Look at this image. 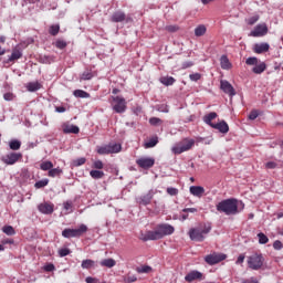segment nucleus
Listing matches in <instances>:
<instances>
[{
    "label": "nucleus",
    "mask_w": 283,
    "mask_h": 283,
    "mask_svg": "<svg viewBox=\"0 0 283 283\" xmlns=\"http://www.w3.org/2000/svg\"><path fill=\"white\" fill-rule=\"evenodd\" d=\"M212 129H218L221 134H229V124L227 122L221 120L214 125H212Z\"/></svg>",
    "instance_id": "18"
},
{
    "label": "nucleus",
    "mask_w": 283,
    "mask_h": 283,
    "mask_svg": "<svg viewBox=\"0 0 283 283\" xmlns=\"http://www.w3.org/2000/svg\"><path fill=\"white\" fill-rule=\"evenodd\" d=\"M160 123H163V120L158 117H151L149 119V124L153 125V126L160 125Z\"/></svg>",
    "instance_id": "50"
},
{
    "label": "nucleus",
    "mask_w": 283,
    "mask_h": 283,
    "mask_svg": "<svg viewBox=\"0 0 283 283\" xmlns=\"http://www.w3.org/2000/svg\"><path fill=\"white\" fill-rule=\"evenodd\" d=\"M53 167H54V164H52V161H43V163L40 165V169H41L42 171H50Z\"/></svg>",
    "instance_id": "38"
},
{
    "label": "nucleus",
    "mask_w": 283,
    "mask_h": 283,
    "mask_svg": "<svg viewBox=\"0 0 283 283\" xmlns=\"http://www.w3.org/2000/svg\"><path fill=\"white\" fill-rule=\"evenodd\" d=\"M248 266L252 271H260L264 266V256L259 253L248 256Z\"/></svg>",
    "instance_id": "6"
},
{
    "label": "nucleus",
    "mask_w": 283,
    "mask_h": 283,
    "mask_svg": "<svg viewBox=\"0 0 283 283\" xmlns=\"http://www.w3.org/2000/svg\"><path fill=\"white\" fill-rule=\"evenodd\" d=\"M159 82L166 87H169V85H174V83H176V78L171 76H163L159 78Z\"/></svg>",
    "instance_id": "26"
},
{
    "label": "nucleus",
    "mask_w": 283,
    "mask_h": 283,
    "mask_svg": "<svg viewBox=\"0 0 283 283\" xmlns=\"http://www.w3.org/2000/svg\"><path fill=\"white\" fill-rule=\"evenodd\" d=\"M216 118H218V113L211 112L203 116V123H206V125H209L210 127H213L214 124L212 123V120H216Z\"/></svg>",
    "instance_id": "21"
},
{
    "label": "nucleus",
    "mask_w": 283,
    "mask_h": 283,
    "mask_svg": "<svg viewBox=\"0 0 283 283\" xmlns=\"http://www.w3.org/2000/svg\"><path fill=\"white\" fill-rule=\"evenodd\" d=\"M221 90L224 92V94H228L229 96H235V88H233V85L229 83L228 81L222 80L220 82Z\"/></svg>",
    "instance_id": "17"
},
{
    "label": "nucleus",
    "mask_w": 283,
    "mask_h": 283,
    "mask_svg": "<svg viewBox=\"0 0 283 283\" xmlns=\"http://www.w3.org/2000/svg\"><path fill=\"white\" fill-rule=\"evenodd\" d=\"M138 280V277H136V275H127L124 277V282H127V283H134Z\"/></svg>",
    "instance_id": "48"
},
{
    "label": "nucleus",
    "mask_w": 283,
    "mask_h": 283,
    "mask_svg": "<svg viewBox=\"0 0 283 283\" xmlns=\"http://www.w3.org/2000/svg\"><path fill=\"white\" fill-rule=\"evenodd\" d=\"M85 163H87V159H85V157L77 158V159L73 160V166L81 167L82 165H85Z\"/></svg>",
    "instance_id": "44"
},
{
    "label": "nucleus",
    "mask_w": 283,
    "mask_h": 283,
    "mask_svg": "<svg viewBox=\"0 0 283 283\" xmlns=\"http://www.w3.org/2000/svg\"><path fill=\"white\" fill-rule=\"evenodd\" d=\"M23 56V53L19 49H13L11 56L9 57V63H12L13 61H19Z\"/></svg>",
    "instance_id": "27"
},
{
    "label": "nucleus",
    "mask_w": 283,
    "mask_h": 283,
    "mask_svg": "<svg viewBox=\"0 0 283 283\" xmlns=\"http://www.w3.org/2000/svg\"><path fill=\"white\" fill-rule=\"evenodd\" d=\"M265 34H269V27H266V23L258 24L254 30L251 31L250 36H265Z\"/></svg>",
    "instance_id": "14"
},
{
    "label": "nucleus",
    "mask_w": 283,
    "mask_h": 283,
    "mask_svg": "<svg viewBox=\"0 0 283 283\" xmlns=\"http://www.w3.org/2000/svg\"><path fill=\"white\" fill-rule=\"evenodd\" d=\"M136 165H138L140 169H151V167L156 165V159L151 157H140L136 160Z\"/></svg>",
    "instance_id": "12"
},
{
    "label": "nucleus",
    "mask_w": 283,
    "mask_h": 283,
    "mask_svg": "<svg viewBox=\"0 0 283 283\" xmlns=\"http://www.w3.org/2000/svg\"><path fill=\"white\" fill-rule=\"evenodd\" d=\"M64 209L65 211H70V209H72V202L71 201L64 202Z\"/></svg>",
    "instance_id": "64"
},
{
    "label": "nucleus",
    "mask_w": 283,
    "mask_h": 283,
    "mask_svg": "<svg viewBox=\"0 0 283 283\" xmlns=\"http://www.w3.org/2000/svg\"><path fill=\"white\" fill-rule=\"evenodd\" d=\"M93 167H94V169H103V167H105V165L103 164L102 160H96L93 163Z\"/></svg>",
    "instance_id": "53"
},
{
    "label": "nucleus",
    "mask_w": 283,
    "mask_h": 283,
    "mask_svg": "<svg viewBox=\"0 0 283 283\" xmlns=\"http://www.w3.org/2000/svg\"><path fill=\"white\" fill-rule=\"evenodd\" d=\"M27 88L29 92H39V90H41V83L39 82H30L27 85Z\"/></svg>",
    "instance_id": "33"
},
{
    "label": "nucleus",
    "mask_w": 283,
    "mask_h": 283,
    "mask_svg": "<svg viewBox=\"0 0 283 283\" xmlns=\"http://www.w3.org/2000/svg\"><path fill=\"white\" fill-rule=\"evenodd\" d=\"M50 180L49 179H42L35 182L34 187L35 189H43V187H48Z\"/></svg>",
    "instance_id": "41"
},
{
    "label": "nucleus",
    "mask_w": 283,
    "mask_h": 283,
    "mask_svg": "<svg viewBox=\"0 0 283 283\" xmlns=\"http://www.w3.org/2000/svg\"><path fill=\"white\" fill-rule=\"evenodd\" d=\"M94 78V73L92 71L86 70L81 75V81H92Z\"/></svg>",
    "instance_id": "37"
},
{
    "label": "nucleus",
    "mask_w": 283,
    "mask_h": 283,
    "mask_svg": "<svg viewBox=\"0 0 283 283\" xmlns=\"http://www.w3.org/2000/svg\"><path fill=\"white\" fill-rule=\"evenodd\" d=\"M244 254H240L235 261V264H243L244 263Z\"/></svg>",
    "instance_id": "62"
},
{
    "label": "nucleus",
    "mask_w": 283,
    "mask_h": 283,
    "mask_svg": "<svg viewBox=\"0 0 283 283\" xmlns=\"http://www.w3.org/2000/svg\"><path fill=\"white\" fill-rule=\"evenodd\" d=\"M282 248H283L282 241H280V240L274 241L273 249H275V251H280V250H282Z\"/></svg>",
    "instance_id": "52"
},
{
    "label": "nucleus",
    "mask_w": 283,
    "mask_h": 283,
    "mask_svg": "<svg viewBox=\"0 0 283 283\" xmlns=\"http://www.w3.org/2000/svg\"><path fill=\"white\" fill-rule=\"evenodd\" d=\"M151 200H154V195H151V192H148L146 195L138 197L136 199V202L142 207H147V205H151Z\"/></svg>",
    "instance_id": "15"
},
{
    "label": "nucleus",
    "mask_w": 283,
    "mask_h": 283,
    "mask_svg": "<svg viewBox=\"0 0 283 283\" xmlns=\"http://www.w3.org/2000/svg\"><path fill=\"white\" fill-rule=\"evenodd\" d=\"M86 283H101V280L96 279V277H92V276H87L85 279ZM102 283H107V282H102Z\"/></svg>",
    "instance_id": "51"
},
{
    "label": "nucleus",
    "mask_w": 283,
    "mask_h": 283,
    "mask_svg": "<svg viewBox=\"0 0 283 283\" xmlns=\"http://www.w3.org/2000/svg\"><path fill=\"white\" fill-rule=\"evenodd\" d=\"M60 30H61V27L59 24H53L49 29V34H51V36H56V34H59Z\"/></svg>",
    "instance_id": "39"
},
{
    "label": "nucleus",
    "mask_w": 283,
    "mask_h": 283,
    "mask_svg": "<svg viewBox=\"0 0 283 283\" xmlns=\"http://www.w3.org/2000/svg\"><path fill=\"white\" fill-rule=\"evenodd\" d=\"M113 109L116 114H125L127 112V101L125 97L113 96Z\"/></svg>",
    "instance_id": "11"
},
{
    "label": "nucleus",
    "mask_w": 283,
    "mask_h": 283,
    "mask_svg": "<svg viewBox=\"0 0 283 283\" xmlns=\"http://www.w3.org/2000/svg\"><path fill=\"white\" fill-rule=\"evenodd\" d=\"M174 231H176L174 226L161 223L158 224L154 231L149 230L142 233L139 239L143 240V242H149V240H163L166 235H172Z\"/></svg>",
    "instance_id": "1"
},
{
    "label": "nucleus",
    "mask_w": 283,
    "mask_h": 283,
    "mask_svg": "<svg viewBox=\"0 0 283 283\" xmlns=\"http://www.w3.org/2000/svg\"><path fill=\"white\" fill-rule=\"evenodd\" d=\"M90 176L94 180H101V178L105 177V172L103 170H91Z\"/></svg>",
    "instance_id": "30"
},
{
    "label": "nucleus",
    "mask_w": 283,
    "mask_h": 283,
    "mask_svg": "<svg viewBox=\"0 0 283 283\" xmlns=\"http://www.w3.org/2000/svg\"><path fill=\"white\" fill-rule=\"evenodd\" d=\"M260 21V15L255 14L247 20L248 25H255Z\"/></svg>",
    "instance_id": "43"
},
{
    "label": "nucleus",
    "mask_w": 283,
    "mask_h": 283,
    "mask_svg": "<svg viewBox=\"0 0 283 283\" xmlns=\"http://www.w3.org/2000/svg\"><path fill=\"white\" fill-rule=\"evenodd\" d=\"M167 32H178L177 25H168L166 27Z\"/></svg>",
    "instance_id": "61"
},
{
    "label": "nucleus",
    "mask_w": 283,
    "mask_h": 283,
    "mask_svg": "<svg viewBox=\"0 0 283 283\" xmlns=\"http://www.w3.org/2000/svg\"><path fill=\"white\" fill-rule=\"evenodd\" d=\"M55 48H57L59 50H65V48H67V42L63 40H57L55 42Z\"/></svg>",
    "instance_id": "46"
},
{
    "label": "nucleus",
    "mask_w": 283,
    "mask_h": 283,
    "mask_svg": "<svg viewBox=\"0 0 283 283\" xmlns=\"http://www.w3.org/2000/svg\"><path fill=\"white\" fill-rule=\"evenodd\" d=\"M211 223H199L188 231V235L192 242H205L207 235L211 233Z\"/></svg>",
    "instance_id": "2"
},
{
    "label": "nucleus",
    "mask_w": 283,
    "mask_h": 283,
    "mask_svg": "<svg viewBox=\"0 0 283 283\" xmlns=\"http://www.w3.org/2000/svg\"><path fill=\"white\" fill-rule=\"evenodd\" d=\"M185 280L188 283L196 282V280L202 282V280H205V274L198 270H192L185 276Z\"/></svg>",
    "instance_id": "13"
},
{
    "label": "nucleus",
    "mask_w": 283,
    "mask_h": 283,
    "mask_svg": "<svg viewBox=\"0 0 283 283\" xmlns=\"http://www.w3.org/2000/svg\"><path fill=\"white\" fill-rule=\"evenodd\" d=\"M190 193L196 198H202L205 196V187L201 186H191Z\"/></svg>",
    "instance_id": "20"
},
{
    "label": "nucleus",
    "mask_w": 283,
    "mask_h": 283,
    "mask_svg": "<svg viewBox=\"0 0 283 283\" xmlns=\"http://www.w3.org/2000/svg\"><path fill=\"white\" fill-rule=\"evenodd\" d=\"M56 268L52 264V263H48L46 265H44V271H46V273H52V271H54Z\"/></svg>",
    "instance_id": "54"
},
{
    "label": "nucleus",
    "mask_w": 283,
    "mask_h": 283,
    "mask_svg": "<svg viewBox=\"0 0 283 283\" xmlns=\"http://www.w3.org/2000/svg\"><path fill=\"white\" fill-rule=\"evenodd\" d=\"M70 253H72V251L69 248H63L59 250L60 258H65L70 255Z\"/></svg>",
    "instance_id": "45"
},
{
    "label": "nucleus",
    "mask_w": 283,
    "mask_h": 283,
    "mask_svg": "<svg viewBox=\"0 0 283 283\" xmlns=\"http://www.w3.org/2000/svg\"><path fill=\"white\" fill-rule=\"evenodd\" d=\"M84 233H87V226L85 224H81L78 227V229H70V228H66L62 231V237L63 238H81V235H83Z\"/></svg>",
    "instance_id": "7"
},
{
    "label": "nucleus",
    "mask_w": 283,
    "mask_h": 283,
    "mask_svg": "<svg viewBox=\"0 0 283 283\" xmlns=\"http://www.w3.org/2000/svg\"><path fill=\"white\" fill-rule=\"evenodd\" d=\"M82 269H94V266H96V261L92 260V259H86L82 261L81 264Z\"/></svg>",
    "instance_id": "28"
},
{
    "label": "nucleus",
    "mask_w": 283,
    "mask_h": 283,
    "mask_svg": "<svg viewBox=\"0 0 283 283\" xmlns=\"http://www.w3.org/2000/svg\"><path fill=\"white\" fill-rule=\"evenodd\" d=\"M158 145V136H154L148 142L144 144L145 149H151V147H156Z\"/></svg>",
    "instance_id": "29"
},
{
    "label": "nucleus",
    "mask_w": 283,
    "mask_h": 283,
    "mask_svg": "<svg viewBox=\"0 0 283 283\" xmlns=\"http://www.w3.org/2000/svg\"><path fill=\"white\" fill-rule=\"evenodd\" d=\"M73 96H75L76 98H90V93L83 90H75L73 92Z\"/></svg>",
    "instance_id": "34"
},
{
    "label": "nucleus",
    "mask_w": 283,
    "mask_h": 283,
    "mask_svg": "<svg viewBox=\"0 0 283 283\" xmlns=\"http://www.w3.org/2000/svg\"><path fill=\"white\" fill-rule=\"evenodd\" d=\"M220 65L222 70H231V61H229V57L227 55H222L220 57Z\"/></svg>",
    "instance_id": "24"
},
{
    "label": "nucleus",
    "mask_w": 283,
    "mask_h": 283,
    "mask_svg": "<svg viewBox=\"0 0 283 283\" xmlns=\"http://www.w3.org/2000/svg\"><path fill=\"white\" fill-rule=\"evenodd\" d=\"M125 19H127V15L125 14V12L116 11L113 13L111 21L113 23H123V21H125Z\"/></svg>",
    "instance_id": "19"
},
{
    "label": "nucleus",
    "mask_w": 283,
    "mask_h": 283,
    "mask_svg": "<svg viewBox=\"0 0 283 283\" xmlns=\"http://www.w3.org/2000/svg\"><path fill=\"white\" fill-rule=\"evenodd\" d=\"M184 213H198L197 208H186L182 210Z\"/></svg>",
    "instance_id": "58"
},
{
    "label": "nucleus",
    "mask_w": 283,
    "mask_h": 283,
    "mask_svg": "<svg viewBox=\"0 0 283 283\" xmlns=\"http://www.w3.org/2000/svg\"><path fill=\"white\" fill-rule=\"evenodd\" d=\"M189 78L190 81L197 82V81H200V78H202V75L200 73H192L189 75Z\"/></svg>",
    "instance_id": "49"
},
{
    "label": "nucleus",
    "mask_w": 283,
    "mask_h": 283,
    "mask_svg": "<svg viewBox=\"0 0 283 283\" xmlns=\"http://www.w3.org/2000/svg\"><path fill=\"white\" fill-rule=\"evenodd\" d=\"M101 266H105L106 269H114L116 266V260L114 259H104L99 262Z\"/></svg>",
    "instance_id": "25"
},
{
    "label": "nucleus",
    "mask_w": 283,
    "mask_h": 283,
    "mask_svg": "<svg viewBox=\"0 0 283 283\" xmlns=\"http://www.w3.org/2000/svg\"><path fill=\"white\" fill-rule=\"evenodd\" d=\"M61 174H63V169H61L60 167H57V168H51V169L49 170L48 176H49L50 178H56V176H61Z\"/></svg>",
    "instance_id": "35"
},
{
    "label": "nucleus",
    "mask_w": 283,
    "mask_h": 283,
    "mask_svg": "<svg viewBox=\"0 0 283 283\" xmlns=\"http://www.w3.org/2000/svg\"><path fill=\"white\" fill-rule=\"evenodd\" d=\"M207 34V27L205 24H200L195 29L196 36H205Z\"/></svg>",
    "instance_id": "31"
},
{
    "label": "nucleus",
    "mask_w": 283,
    "mask_h": 283,
    "mask_svg": "<svg viewBox=\"0 0 283 283\" xmlns=\"http://www.w3.org/2000/svg\"><path fill=\"white\" fill-rule=\"evenodd\" d=\"M23 160V154L17 153V151H11L4 156L1 157V161L4 165H17V163H21Z\"/></svg>",
    "instance_id": "10"
},
{
    "label": "nucleus",
    "mask_w": 283,
    "mask_h": 283,
    "mask_svg": "<svg viewBox=\"0 0 283 283\" xmlns=\"http://www.w3.org/2000/svg\"><path fill=\"white\" fill-rule=\"evenodd\" d=\"M227 260V254L220 252H212L205 256V262L209 266H214V264H220V262H224Z\"/></svg>",
    "instance_id": "8"
},
{
    "label": "nucleus",
    "mask_w": 283,
    "mask_h": 283,
    "mask_svg": "<svg viewBox=\"0 0 283 283\" xmlns=\"http://www.w3.org/2000/svg\"><path fill=\"white\" fill-rule=\"evenodd\" d=\"M195 145L196 139L186 137L178 142L177 144H175L171 147V151L172 154H175V156H180V154H185V151H190V149H193Z\"/></svg>",
    "instance_id": "4"
},
{
    "label": "nucleus",
    "mask_w": 283,
    "mask_h": 283,
    "mask_svg": "<svg viewBox=\"0 0 283 283\" xmlns=\"http://www.w3.org/2000/svg\"><path fill=\"white\" fill-rule=\"evenodd\" d=\"M3 233H6V235H14L17 233V231L14 230V228L12 226H4L2 228Z\"/></svg>",
    "instance_id": "40"
},
{
    "label": "nucleus",
    "mask_w": 283,
    "mask_h": 283,
    "mask_svg": "<svg viewBox=\"0 0 283 283\" xmlns=\"http://www.w3.org/2000/svg\"><path fill=\"white\" fill-rule=\"evenodd\" d=\"M122 149H123V146L120 144H113V143L96 147V151L99 156H107L109 154H119Z\"/></svg>",
    "instance_id": "5"
},
{
    "label": "nucleus",
    "mask_w": 283,
    "mask_h": 283,
    "mask_svg": "<svg viewBox=\"0 0 283 283\" xmlns=\"http://www.w3.org/2000/svg\"><path fill=\"white\" fill-rule=\"evenodd\" d=\"M9 147L12 151H19L21 149V142L19 139H12L9 142Z\"/></svg>",
    "instance_id": "32"
},
{
    "label": "nucleus",
    "mask_w": 283,
    "mask_h": 283,
    "mask_svg": "<svg viewBox=\"0 0 283 283\" xmlns=\"http://www.w3.org/2000/svg\"><path fill=\"white\" fill-rule=\"evenodd\" d=\"M242 283H260V281H258L255 276H252L250 279L243 280Z\"/></svg>",
    "instance_id": "59"
},
{
    "label": "nucleus",
    "mask_w": 283,
    "mask_h": 283,
    "mask_svg": "<svg viewBox=\"0 0 283 283\" xmlns=\"http://www.w3.org/2000/svg\"><path fill=\"white\" fill-rule=\"evenodd\" d=\"M137 273H151V266L143 265L142 268H137Z\"/></svg>",
    "instance_id": "47"
},
{
    "label": "nucleus",
    "mask_w": 283,
    "mask_h": 283,
    "mask_svg": "<svg viewBox=\"0 0 283 283\" xmlns=\"http://www.w3.org/2000/svg\"><path fill=\"white\" fill-rule=\"evenodd\" d=\"M271 46L269 43H260L254 45V52L255 54H264V52H269V49Z\"/></svg>",
    "instance_id": "22"
},
{
    "label": "nucleus",
    "mask_w": 283,
    "mask_h": 283,
    "mask_svg": "<svg viewBox=\"0 0 283 283\" xmlns=\"http://www.w3.org/2000/svg\"><path fill=\"white\" fill-rule=\"evenodd\" d=\"M167 193L169 196H178V189L177 188H167Z\"/></svg>",
    "instance_id": "56"
},
{
    "label": "nucleus",
    "mask_w": 283,
    "mask_h": 283,
    "mask_svg": "<svg viewBox=\"0 0 283 283\" xmlns=\"http://www.w3.org/2000/svg\"><path fill=\"white\" fill-rule=\"evenodd\" d=\"M55 112H57L59 114H63L64 112H66L65 106H57L55 107Z\"/></svg>",
    "instance_id": "63"
},
{
    "label": "nucleus",
    "mask_w": 283,
    "mask_h": 283,
    "mask_svg": "<svg viewBox=\"0 0 283 283\" xmlns=\"http://www.w3.org/2000/svg\"><path fill=\"white\" fill-rule=\"evenodd\" d=\"M3 98H4V101H13L14 99V94L4 93Z\"/></svg>",
    "instance_id": "60"
},
{
    "label": "nucleus",
    "mask_w": 283,
    "mask_h": 283,
    "mask_svg": "<svg viewBox=\"0 0 283 283\" xmlns=\"http://www.w3.org/2000/svg\"><path fill=\"white\" fill-rule=\"evenodd\" d=\"M276 167H277V163H275V161H268L265 164L266 169H275Z\"/></svg>",
    "instance_id": "55"
},
{
    "label": "nucleus",
    "mask_w": 283,
    "mask_h": 283,
    "mask_svg": "<svg viewBox=\"0 0 283 283\" xmlns=\"http://www.w3.org/2000/svg\"><path fill=\"white\" fill-rule=\"evenodd\" d=\"M217 211L226 213V216H238V199H226L217 205Z\"/></svg>",
    "instance_id": "3"
},
{
    "label": "nucleus",
    "mask_w": 283,
    "mask_h": 283,
    "mask_svg": "<svg viewBox=\"0 0 283 283\" xmlns=\"http://www.w3.org/2000/svg\"><path fill=\"white\" fill-rule=\"evenodd\" d=\"M40 213H44L45 216H50L54 213V206L50 202H43L38 206Z\"/></svg>",
    "instance_id": "16"
},
{
    "label": "nucleus",
    "mask_w": 283,
    "mask_h": 283,
    "mask_svg": "<svg viewBox=\"0 0 283 283\" xmlns=\"http://www.w3.org/2000/svg\"><path fill=\"white\" fill-rule=\"evenodd\" d=\"M63 132L64 134H78L81 129L76 125H64Z\"/></svg>",
    "instance_id": "23"
},
{
    "label": "nucleus",
    "mask_w": 283,
    "mask_h": 283,
    "mask_svg": "<svg viewBox=\"0 0 283 283\" xmlns=\"http://www.w3.org/2000/svg\"><path fill=\"white\" fill-rule=\"evenodd\" d=\"M40 63L45 65H50V63H54V56L52 55H42L40 56Z\"/></svg>",
    "instance_id": "36"
},
{
    "label": "nucleus",
    "mask_w": 283,
    "mask_h": 283,
    "mask_svg": "<svg viewBox=\"0 0 283 283\" xmlns=\"http://www.w3.org/2000/svg\"><path fill=\"white\" fill-rule=\"evenodd\" d=\"M260 114L258 113V111H251L250 115H249V119L250 120H255V118H258Z\"/></svg>",
    "instance_id": "57"
},
{
    "label": "nucleus",
    "mask_w": 283,
    "mask_h": 283,
    "mask_svg": "<svg viewBox=\"0 0 283 283\" xmlns=\"http://www.w3.org/2000/svg\"><path fill=\"white\" fill-rule=\"evenodd\" d=\"M245 63L247 65H254L252 69L253 74H262L266 71V63L261 62L258 57H248Z\"/></svg>",
    "instance_id": "9"
},
{
    "label": "nucleus",
    "mask_w": 283,
    "mask_h": 283,
    "mask_svg": "<svg viewBox=\"0 0 283 283\" xmlns=\"http://www.w3.org/2000/svg\"><path fill=\"white\" fill-rule=\"evenodd\" d=\"M259 238V244H268L269 243V237H266V234L260 232L258 234Z\"/></svg>",
    "instance_id": "42"
}]
</instances>
